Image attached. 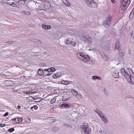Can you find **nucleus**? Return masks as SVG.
I'll return each mask as SVG.
<instances>
[{
	"instance_id": "17",
	"label": "nucleus",
	"mask_w": 134,
	"mask_h": 134,
	"mask_svg": "<svg viewBox=\"0 0 134 134\" xmlns=\"http://www.w3.org/2000/svg\"><path fill=\"white\" fill-rule=\"evenodd\" d=\"M42 27L43 28L47 30L50 29L51 28V26L50 25L44 24H43L42 25Z\"/></svg>"
},
{
	"instance_id": "39",
	"label": "nucleus",
	"mask_w": 134,
	"mask_h": 134,
	"mask_svg": "<svg viewBox=\"0 0 134 134\" xmlns=\"http://www.w3.org/2000/svg\"><path fill=\"white\" fill-rule=\"evenodd\" d=\"M121 71H123L124 72V71H125V70L124 68H122L121 69Z\"/></svg>"
},
{
	"instance_id": "6",
	"label": "nucleus",
	"mask_w": 134,
	"mask_h": 134,
	"mask_svg": "<svg viewBox=\"0 0 134 134\" xmlns=\"http://www.w3.org/2000/svg\"><path fill=\"white\" fill-rule=\"evenodd\" d=\"M86 3L87 4H88L90 3V5L89 6L90 7H91L92 8H94L97 6V4L93 1H91L90 2H89L88 1H86Z\"/></svg>"
},
{
	"instance_id": "13",
	"label": "nucleus",
	"mask_w": 134,
	"mask_h": 134,
	"mask_svg": "<svg viewBox=\"0 0 134 134\" xmlns=\"http://www.w3.org/2000/svg\"><path fill=\"white\" fill-rule=\"evenodd\" d=\"M60 74L59 73H57L54 74L53 75V77L54 79H56L60 77Z\"/></svg>"
},
{
	"instance_id": "11",
	"label": "nucleus",
	"mask_w": 134,
	"mask_h": 134,
	"mask_svg": "<svg viewBox=\"0 0 134 134\" xmlns=\"http://www.w3.org/2000/svg\"><path fill=\"white\" fill-rule=\"evenodd\" d=\"M99 115L100 117L102 120L105 122H107V120L105 117V116L101 114L100 113H99Z\"/></svg>"
},
{
	"instance_id": "45",
	"label": "nucleus",
	"mask_w": 134,
	"mask_h": 134,
	"mask_svg": "<svg viewBox=\"0 0 134 134\" xmlns=\"http://www.w3.org/2000/svg\"><path fill=\"white\" fill-rule=\"evenodd\" d=\"M9 4H10V5H12L13 4V3H12V4L10 3Z\"/></svg>"
},
{
	"instance_id": "28",
	"label": "nucleus",
	"mask_w": 134,
	"mask_h": 134,
	"mask_svg": "<svg viewBox=\"0 0 134 134\" xmlns=\"http://www.w3.org/2000/svg\"><path fill=\"white\" fill-rule=\"evenodd\" d=\"M22 12L26 15H30V12H27L26 11H23Z\"/></svg>"
},
{
	"instance_id": "32",
	"label": "nucleus",
	"mask_w": 134,
	"mask_h": 134,
	"mask_svg": "<svg viewBox=\"0 0 134 134\" xmlns=\"http://www.w3.org/2000/svg\"><path fill=\"white\" fill-rule=\"evenodd\" d=\"M34 42L38 44H40L41 43V42L39 40H35Z\"/></svg>"
},
{
	"instance_id": "25",
	"label": "nucleus",
	"mask_w": 134,
	"mask_h": 134,
	"mask_svg": "<svg viewBox=\"0 0 134 134\" xmlns=\"http://www.w3.org/2000/svg\"><path fill=\"white\" fill-rule=\"evenodd\" d=\"M92 79L94 80L96 79L101 80V78L100 77L96 76H93L92 77Z\"/></svg>"
},
{
	"instance_id": "29",
	"label": "nucleus",
	"mask_w": 134,
	"mask_h": 134,
	"mask_svg": "<svg viewBox=\"0 0 134 134\" xmlns=\"http://www.w3.org/2000/svg\"><path fill=\"white\" fill-rule=\"evenodd\" d=\"M56 98L55 97L53 98L50 101V103L52 104L55 102L56 100Z\"/></svg>"
},
{
	"instance_id": "26",
	"label": "nucleus",
	"mask_w": 134,
	"mask_h": 134,
	"mask_svg": "<svg viewBox=\"0 0 134 134\" xmlns=\"http://www.w3.org/2000/svg\"><path fill=\"white\" fill-rule=\"evenodd\" d=\"M25 0H20L19 1V3L20 4H24L25 3Z\"/></svg>"
},
{
	"instance_id": "37",
	"label": "nucleus",
	"mask_w": 134,
	"mask_h": 134,
	"mask_svg": "<svg viewBox=\"0 0 134 134\" xmlns=\"http://www.w3.org/2000/svg\"><path fill=\"white\" fill-rule=\"evenodd\" d=\"M8 112H6L4 115V117H6L8 115Z\"/></svg>"
},
{
	"instance_id": "9",
	"label": "nucleus",
	"mask_w": 134,
	"mask_h": 134,
	"mask_svg": "<svg viewBox=\"0 0 134 134\" xmlns=\"http://www.w3.org/2000/svg\"><path fill=\"white\" fill-rule=\"evenodd\" d=\"M70 98L69 95L67 94H65L63 96V100L64 101H66L69 99Z\"/></svg>"
},
{
	"instance_id": "4",
	"label": "nucleus",
	"mask_w": 134,
	"mask_h": 134,
	"mask_svg": "<svg viewBox=\"0 0 134 134\" xmlns=\"http://www.w3.org/2000/svg\"><path fill=\"white\" fill-rule=\"evenodd\" d=\"M128 6L121 3V4L119 9L120 11L121 12V13L124 12L125 10L127 9Z\"/></svg>"
},
{
	"instance_id": "18",
	"label": "nucleus",
	"mask_w": 134,
	"mask_h": 134,
	"mask_svg": "<svg viewBox=\"0 0 134 134\" xmlns=\"http://www.w3.org/2000/svg\"><path fill=\"white\" fill-rule=\"evenodd\" d=\"M71 91L72 94L74 96H76L78 93V92L74 89H72Z\"/></svg>"
},
{
	"instance_id": "12",
	"label": "nucleus",
	"mask_w": 134,
	"mask_h": 134,
	"mask_svg": "<svg viewBox=\"0 0 134 134\" xmlns=\"http://www.w3.org/2000/svg\"><path fill=\"white\" fill-rule=\"evenodd\" d=\"M119 43L120 42L119 41H118L116 42V44L115 48V50L116 49L119 50V49L120 48Z\"/></svg>"
},
{
	"instance_id": "15",
	"label": "nucleus",
	"mask_w": 134,
	"mask_h": 134,
	"mask_svg": "<svg viewBox=\"0 0 134 134\" xmlns=\"http://www.w3.org/2000/svg\"><path fill=\"white\" fill-rule=\"evenodd\" d=\"M56 69L54 67H51L47 69V71L48 72H52L55 71Z\"/></svg>"
},
{
	"instance_id": "38",
	"label": "nucleus",
	"mask_w": 134,
	"mask_h": 134,
	"mask_svg": "<svg viewBox=\"0 0 134 134\" xmlns=\"http://www.w3.org/2000/svg\"><path fill=\"white\" fill-rule=\"evenodd\" d=\"M111 2L114 3H115L116 0H111Z\"/></svg>"
},
{
	"instance_id": "24",
	"label": "nucleus",
	"mask_w": 134,
	"mask_h": 134,
	"mask_svg": "<svg viewBox=\"0 0 134 134\" xmlns=\"http://www.w3.org/2000/svg\"><path fill=\"white\" fill-rule=\"evenodd\" d=\"M130 76V75H129V74H127L125 73V74L124 77L128 81H129V78Z\"/></svg>"
},
{
	"instance_id": "19",
	"label": "nucleus",
	"mask_w": 134,
	"mask_h": 134,
	"mask_svg": "<svg viewBox=\"0 0 134 134\" xmlns=\"http://www.w3.org/2000/svg\"><path fill=\"white\" fill-rule=\"evenodd\" d=\"M38 74L40 75H42L43 74V72L42 69H39L38 70Z\"/></svg>"
},
{
	"instance_id": "33",
	"label": "nucleus",
	"mask_w": 134,
	"mask_h": 134,
	"mask_svg": "<svg viewBox=\"0 0 134 134\" xmlns=\"http://www.w3.org/2000/svg\"><path fill=\"white\" fill-rule=\"evenodd\" d=\"M70 44H71V45H72L73 46H75L76 45V43L75 42H72V41H71L70 42Z\"/></svg>"
},
{
	"instance_id": "10",
	"label": "nucleus",
	"mask_w": 134,
	"mask_h": 134,
	"mask_svg": "<svg viewBox=\"0 0 134 134\" xmlns=\"http://www.w3.org/2000/svg\"><path fill=\"white\" fill-rule=\"evenodd\" d=\"M125 73L127 74H129V75L131 76L133 73V71L130 68L127 69L126 70Z\"/></svg>"
},
{
	"instance_id": "35",
	"label": "nucleus",
	"mask_w": 134,
	"mask_h": 134,
	"mask_svg": "<svg viewBox=\"0 0 134 134\" xmlns=\"http://www.w3.org/2000/svg\"><path fill=\"white\" fill-rule=\"evenodd\" d=\"M5 125V124H0V127H3Z\"/></svg>"
},
{
	"instance_id": "44",
	"label": "nucleus",
	"mask_w": 134,
	"mask_h": 134,
	"mask_svg": "<svg viewBox=\"0 0 134 134\" xmlns=\"http://www.w3.org/2000/svg\"><path fill=\"white\" fill-rule=\"evenodd\" d=\"M33 106L32 107H31V109H33Z\"/></svg>"
},
{
	"instance_id": "14",
	"label": "nucleus",
	"mask_w": 134,
	"mask_h": 134,
	"mask_svg": "<svg viewBox=\"0 0 134 134\" xmlns=\"http://www.w3.org/2000/svg\"><path fill=\"white\" fill-rule=\"evenodd\" d=\"M129 82H130V81L134 82V74H132L131 76H130L129 78Z\"/></svg>"
},
{
	"instance_id": "16",
	"label": "nucleus",
	"mask_w": 134,
	"mask_h": 134,
	"mask_svg": "<svg viewBox=\"0 0 134 134\" xmlns=\"http://www.w3.org/2000/svg\"><path fill=\"white\" fill-rule=\"evenodd\" d=\"M60 106L63 108H69L70 107V105L67 104H63L61 105Z\"/></svg>"
},
{
	"instance_id": "7",
	"label": "nucleus",
	"mask_w": 134,
	"mask_h": 134,
	"mask_svg": "<svg viewBox=\"0 0 134 134\" xmlns=\"http://www.w3.org/2000/svg\"><path fill=\"white\" fill-rule=\"evenodd\" d=\"M82 40L88 42L89 43L91 42L92 40L88 36L86 35L82 37Z\"/></svg>"
},
{
	"instance_id": "20",
	"label": "nucleus",
	"mask_w": 134,
	"mask_h": 134,
	"mask_svg": "<svg viewBox=\"0 0 134 134\" xmlns=\"http://www.w3.org/2000/svg\"><path fill=\"white\" fill-rule=\"evenodd\" d=\"M55 119L53 117H51L48 119V121L49 123H52L54 122L55 121Z\"/></svg>"
},
{
	"instance_id": "41",
	"label": "nucleus",
	"mask_w": 134,
	"mask_h": 134,
	"mask_svg": "<svg viewBox=\"0 0 134 134\" xmlns=\"http://www.w3.org/2000/svg\"><path fill=\"white\" fill-rule=\"evenodd\" d=\"M17 108L18 109H19L20 108V106H18V107H17Z\"/></svg>"
},
{
	"instance_id": "36",
	"label": "nucleus",
	"mask_w": 134,
	"mask_h": 134,
	"mask_svg": "<svg viewBox=\"0 0 134 134\" xmlns=\"http://www.w3.org/2000/svg\"><path fill=\"white\" fill-rule=\"evenodd\" d=\"M33 108H34V109L35 110H36L38 108V107L36 105H35L34 106H33Z\"/></svg>"
},
{
	"instance_id": "2",
	"label": "nucleus",
	"mask_w": 134,
	"mask_h": 134,
	"mask_svg": "<svg viewBox=\"0 0 134 134\" xmlns=\"http://www.w3.org/2000/svg\"><path fill=\"white\" fill-rule=\"evenodd\" d=\"M87 123H85L80 127L81 132L82 134H90V131Z\"/></svg>"
},
{
	"instance_id": "5",
	"label": "nucleus",
	"mask_w": 134,
	"mask_h": 134,
	"mask_svg": "<svg viewBox=\"0 0 134 134\" xmlns=\"http://www.w3.org/2000/svg\"><path fill=\"white\" fill-rule=\"evenodd\" d=\"M11 120H12V122L14 124H18L21 122L23 121V119L22 118L20 117L14 118L12 119Z\"/></svg>"
},
{
	"instance_id": "3",
	"label": "nucleus",
	"mask_w": 134,
	"mask_h": 134,
	"mask_svg": "<svg viewBox=\"0 0 134 134\" xmlns=\"http://www.w3.org/2000/svg\"><path fill=\"white\" fill-rule=\"evenodd\" d=\"M112 19V17L111 15L108 16L106 18L104 23L106 25L109 26L110 25Z\"/></svg>"
},
{
	"instance_id": "22",
	"label": "nucleus",
	"mask_w": 134,
	"mask_h": 134,
	"mask_svg": "<svg viewBox=\"0 0 134 134\" xmlns=\"http://www.w3.org/2000/svg\"><path fill=\"white\" fill-rule=\"evenodd\" d=\"M64 4L67 6H69L70 5V3L66 0H65L64 2Z\"/></svg>"
},
{
	"instance_id": "1",
	"label": "nucleus",
	"mask_w": 134,
	"mask_h": 134,
	"mask_svg": "<svg viewBox=\"0 0 134 134\" xmlns=\"http://www.w3.org/2000/svg\"><path fill=\"white\" fill-rule=\"evenodd\" d=\"M76 56L79 59L84 62H87L90 60L89 56L84 53H77Z\"/></svg>"
},
{
	"instance_id": "31",
	"label": "nucleus",
	"mask_w": 134,
	"mask_h": 134,
	"mask_svg": "<svg viewBox=\"0 0 134 134\" xmlns=\"http://www.w3.org/2000/svg\"><path fill=\"white\" fill-rule=\"evenodd\" d=\"M14 130V129L13 128H10L9 129L8 131L9 132H12Z\"/></svg>"
},
{
	"instance_id": "30",
	"label": "nucleus",
	"mask_w": 134,
	"mask_h": 134,
	"mask_svg": "<svg viewBox=\"0 0 134 134\" xmlns=\"http://www.w3.org/2000/svg\"><path fill=\"white\" fill-rule=\"evenodd\" d=\"M70 40H69V39L65 41V43L66 44H70Z\"/></svg>"
},
{
	"instance_id": "21",
	"label": "nucleus",
	"mask_w": 134,
	"mask_h": 134,
	"mask_svg": "<svg viewBox=\"0 0 134 134\" xmlns=\"http://www.w3.org/2000/svg\"><path fill=\"white\" fill-rule=\"evenodd\" d=\"M25 121L26 123H29L30 122L31 120L30 118H27L25 119Z\"/></svg>"
},
{
	"instance_id": "27",
	"label": "nucleus",
	"mask_w": 134,
	"mask_h": 134,
	"mask_svg": "<svg viewBox=\"0 0 134 134\" xmlns=\"http://www.w3.org/2000/svg\"><path fill=\"white\" fill-rule=\"evenodd\" d=\"M76 97L78 99H80L82 98V96L80 94H79L78 93L76 95Z\"/></svg>"
},
{
	"instance_id": "42",
	"label": "nucleus",
	"mask_w": 134,
	"mask_h": 134,
	"mask_svg": "<svg viewBox=\"0 0 134 134\" xmlns=\"http://www.w3.org/2000/svg\"><path fill=\"white\" fill-rule=\"evenodd\" d=\"M51 75V74L50 73H48L47 74V75L48 76H49L50 75Z\"/></svg>"
},
{
	"instance_id": "23",
	"label": "nucleus",
	"mask_w": 134,
	"mask_h": 134,
	"mask_svg": "<svg viewBox=\"0 0 134 134\" xmlns=\"http://www.w3.org/2000/svg\"><path fill=\"white\" fill-rule=\"evenodd\" d=\"M113 75L114 77L116 78H117L119 77V75L118 72L114 73L113 74Z\"/></svg>"
},
{
	"instance_id": "40",
	"label": "nucleus",
	"mask_w": 134,
	"mask_h": 134,
	"mask_svg": "<svg viewBox=\"0 0 134 134\" xmlns=\"http://www.w3.org/2000/svg\"><path fill=\"white\" fill-rule=\"evenodd\" d=\"M50 110L51 111H54V109H53L51 108V109H50Z\"/></svg>"
},
{
	"instance_id": "8",
	"label": "nucleus",
	"mask_w": 134,
	"mask_h": 134,
	"mask_svg": "<svg viewBox=\"0 0 134 134\" xmlns=\"http://www.w3.org/2000/svg\"><path fill=\"white\" fill-rule=\"evenodd\" d=\"M121 3L128 6L130 4L131 0H121Z\"/></svg>"
},
{
	"instance_id": "43",
	"label": "nucleus",
	"mask_w": 134,
	"mask_h": 134,
	"mask_svg": "<svg viewBox=\"0 0 134 134\" xmlns=\"http://www.w3.org/2000/svg\"><path fill=\"white\" fill-rule=\"evenodd\" d=\"M44 69V71H47V69Z\"/></svg>"
},
{
	"instance_id": "34",
	"label": "nucleus",
	"mask_w": 134,
	"mask_h": 134,
	"mask_svg": "<svg viewBox=\"0 0 134 134\" xmlns=\"http://www.w3.org/2000/svg\"><path fill=\"white\" fill-rule=\"evenodd\" d=\"M31 91H29L28 92H24V93L26 94H29L32 93L30 92Z\"/></svg>"
}]
</instances>
